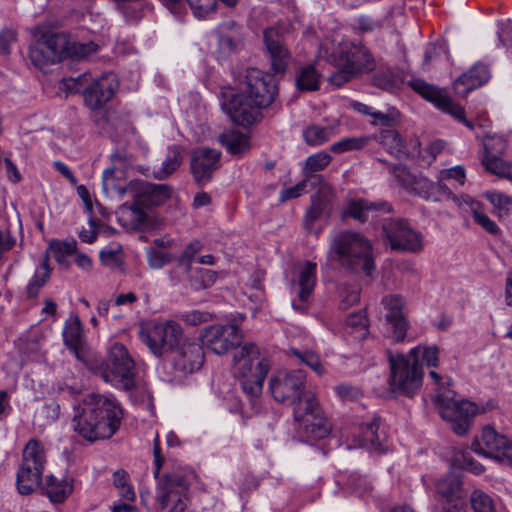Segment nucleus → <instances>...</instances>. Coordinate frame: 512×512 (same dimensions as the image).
<instances>
[{
	"instance_id": "obj_1",
	"label": "nucleus",
	"mask_w": 512,
	"mask_h": 512,
	"mask_svg": "<svg viewBox=\"0 0 512 512\" xmlns=\"http://www.w3.org/2000/svg\"><path fill=\"white\" fill-rule=\"evenodd\" d=\"M305 378L302 370L280 371L270 379L269 390L277 402L294 406V419L308 437L322 439L331 425L315 396L305 390Z\"/></svg>"
},
{
	"instance_id": "obj_2",
	"label": "nucleus",
	"mask_w": 512,
	"mask_h": 512,
	"mask_svg": "<svg viewBox=\"0 0 512 512\" xmlns=\"http://www.w3.org/2000/svg\"><path fill=\"white\" fill-rule=\"evenodd\" d=\"M113 167L103 172L102 186L108 193L115 190L119 196L128 195L131 202H125L117 210L119 224L129 231H146L153 227V218L149 209L165 203L171 195V189L166 184H154L145 181H131L124 187L114 183Z\"/></svg>"
},
{
	"instance_id": "obj_3",
	"label": "nucleus",
	"mask_w": 512,
	"mask_h": 512,
	"mask_svg": "<svg viewBox=\"0 0 512 512\" xmlns=\"http://www.w3.org/2000/svg\"><path fill=\"white\" fill-rule=\"evenodd\" d=\"M278 94L273 75L257 68L246 70L243 91L224 94L223 110L241 126L252 125L261 118V110L269 107Z\"/></svg>"
},
{
	"instance_id": "obj_4",
	"label": "nucleus",
	"mask_w": 512,
	"mask_h": 512,
	"mask_svg": "<svg viewBox=\"0 0 512 512\" xmlns=\"http://www.w3.org/2000/svg\"><path fill=\"white\" fill-rule=\"evenodd\" d=\"M72 427L88 442L111 438L120 427L122 409L112 399L96 393L87 394L73 404Z\"/></svg>"
},
{
	"instance_id": "obj_5",
	"label": "nucleus",
	"mask_w": 512,
	"mask_h": 512,
	"mask_svg": "<svg viewBox=\"0 0 512 512\" xmlns=\"http://www.w3.org/2000/svg\"><path fill=\"white\" fill-rule=\"evenodd\" d=\"M153 454V475L158 479L155 500L159 512H184L194 472L188 467L177 465L160 476L164 458L161 455L158 435L154 439Z\"/></svg>"
},
{
	"instance_id": "obj_6",
	"label": "nucleus",
	"mask_w": 512,
	"mask_h": 512,
	"mask_svg": "<svg viewBox=\"0 0 512 512\" xmlns=\"http://www.w3.org/2000/svg\"><path fill=\"white\" fill-rule=\"evenodd\" d=\"M371 241L363 234L345 230L332 235L328 258L353 272L362 271L371 276L375 269Z\"/></svg>"
},
{
	"instance_id": "obj_7",
	"label": "nucleus",
	"mask_w": 512,
	"mask_h": 512,
	"mask_svg": "<svg viewBox=\"0 0 512 512\" xmlns=\"http://www.w3.org/2000/svg\"><path fill=\"white\" fill-rule=\"evenodd\" d=\"M234 372L243 392L251 399L262 394L264 380L270 370V362L260 356L259 347L246 343L234 354Z\"/></svg>"
},
{
	"instance_id": "obj_8",
	"label": "nucleus",
	"mask_w": 512,
	"mask_h": 512,
	"mask_svg": "<svg viewBox=\"0 0 512 512\" xmlns=\"http://www.w3.org/2000/svg\"><path fill=\"white\" fill-rule=\"evenodd\" d=\"M95 374L117 389L132 391L136 387V363L128 349L114 343L104 360L95 368Z\"/></svg>"
},
{
	"instance_id": "obj_9",
	"label": "nucleus",
	"mask_w": 512,
	"mask_h": 512,
	"mask_svg": "<svg viewBox=\"0 0 512 512\" xmlns=\"http://www.w3.org/2000/svg\"><path fill=\"white\" fill-rule=\"evenodd\" d=\"M389 389L395 395L412 397L422 386L424 371L418 359L402 353L388 352Z\"/></svg>"
},
{
	"instance_id": "obj_10",
	"label": "nucleus",
	"mask_w": 512,
	"mask_h": 512,
	"mask_svg": "<svg viewBox=\"0 0 512 512\" xmlns=\"http://www.w3.org/2000/svg\"><path fill=\"white\" fill-rule=\"evenodd\" d=\"M139 337L155 357L161 358L184 340V331L175 320L151 321L141 326Z\"/></svg>"
},
{
	"instance_id": "obj_11",
	"label": "nucleus",
	"mask_w": 512,
	"mask_h": 512,
	"mask_svg": "<svg viewBox=\"0 0 512 512\" xmlns=\"http://www.w3.org/2000/svg\"><path fill=\"white\" fill-rule=\"evenodd\" d=\"M45 463L43 445L35 438L30 439L23 449L22 463L16 477L20 494L29 495L40 486Z\"/></svg>"
},
{
	"instance_id": "obj_12",
	"label": "nucleus",
	"mask_w": 512,
	"mask_h": 512,
	"mask_svg": "<svg viewBox=\"0 0 512 512\" xmlns=\"http://www.w3.org/2000/svg\"><path fill=\"white\" fill-rule=\"evenodd\" d=\"M434 403L441 417L450 423L451 429L459 436L465 435L471 426L474 416L478 413L477 405L464 399H456L451 390L439 393Z\"/></svg>"
},
{
	"instance_id": "obj_13",
	"label": "nucleus",
	"mask_w": 512,
	"mask_h": 512,
	"mask_svg": "<svg viewBox=\"0 0 512 512\" xmlns=\"http://www.w3.org/2000/svg\"><path fill=\"white\" fill-rule=\"evenodd\" d=\"M382 234L394 251L418 253L423 249V235L404 219H385Z\"/></svg>"
},
{
	"instance_id": "obj_14",
	"label": "nucleus",
	"mask_w": 512,
	"mask_h": 512,
	"mask_svg": "<svg viewBox=\"0 0 512 512\" xmlns=\"http://www.w3.org/2000/svg\"><path fill=\"white\" fill-rule=\"evenodd\" d=\"M408 84L415 92L420 94L425 100L431 102L442 112L451 115L469 129H474L473 123L465 118L464 108L460 104L454 102L446 90L440 89L437 86L429 84L421 79L410 80Z\"/></svg>"
},
{
	"instance_id": "obj_15",
	"label": "nucleus",
	"mask_w": 512,
	"mask_h": 512,
	"mask_svg": "<svg viewBox=\"0 0 512 512\" xmlns=\"http://www.w3.org/2000/svg\"><path fill=\"white\" fill-rule=\"evenodd\" d=\"M334 62L345 65L356 76L368 73L376 68V62L370 51L360 42H342L334 53Z\"/></svg>"
},
{
	"instance_id": "obj_16",
	"label": "nucleus",
	"mask_w": 512,
	"mask_h": 512,
	"mask_svg": "<svg viewBox=\"0 0 512 512\" xmlns=\"http://www.w3.org/2000/svg\"><path fill=\"white\" fill-rule=\"evenodd\" d=\"M242 339L238 326L234 324H214L207 326L202 334L203 346L217 355H224L240 344Z\"/></svg>"
},
{
	"instance_id": "obj_17",
	"label": "nucleus",
	"mask_w": 512,
	"mask_h": 512,
	"mask_svg": "<svg viewBox=\"0 0 512 512\" xmlns=\"http://www.w3.org/2000/svg\"><path fill=\"white\" fill-rule=\"evenodd\" d=\"M172 365L180 376L199 370L204 363V350L201 344L184 339L172 352Z\"/></svg>"
},
{
	"instance_id": "obj_18",
	"label": "nucleus",
	"mask_w": 512,
	"mask_h": 512,
	"mask_svg": "<svg viewBox=\"0 0 512 512\" xmlns=\"http://www.w3.org/2000/svg\"><path fill=\"white\" fill-rule=\"evenodd\" d=\"M263 39L266 53L270 59L271 69L276 74H283L291 59L284 34L278 27H269L264 30Z\"/></svg>"
},
{
	"instance_id": "obj_19",
	"label": "nucleus",
	"mask_w": 512,
	"mask_h": 512,
	"mask_svg": "<svg viewBox=\"0 0 512 512\" xmlns=\"http://www.w3.org/2000/svg\"><path fill=\"white\" fill-rule=\"evenodd\" d=\"M220 156V151L208 147H200L193 151L190 168L198 185L203 186L211 181L214 172L220 166Z\"/></svg>"
},
{
	"instance_id": "obj_20",
	"label": "nucleus",
	"mask_w": 512,
	"mask_h": 512,
	"mask_svg": "<svg viewBox=\"0 0 512 512\" xmlns=\"http://www.w3.org/2000/svg\"><path fill=\"white\" fill-rule=\"evenodd\" d=\"M118 89V80L114 73H106L90 82L83 92L86 105L99 109L115 95Z\"/></svg>"
},
{
	"instance_id": "obj_21",
	"label": "nucleus",
	"mask_w": 512,
	"mask_h": 512,
	"mask_svg": "<svg viewBox=\"0 0 512 512\" xmlns=\"http://www.w3.org/2000/svg\"><path fill=\"white\" fill-rule=\"evenodd\" d=\"M471 449L479 455L496 459L497 455L512 451V440L487 425L482 429L480 438L472 442Z\"/></svg>"
},
{
	"instance_id": "obj_22",
	"label": "nucleus",
	"mask_w": 512,
	"mask_h": 512,
	"mask_svg": "<svg viewBox=\"0 0 512 512\" xmlns=\"http://www.w3.org/2000/svg\"><path fill=\"white\" fill-rule=\"evenodd\" d=\"M392 174L397 181L406 190L416 195L431 200V192L433 190V182L424 177L422 174L410 172L405 166L395 165L391 169Z\"/></svg>"
},
{
	"instance_id": "obj_23",
	"label": "nucleus",
	"mask_w": 512,
	"mask_h": 512,
	"mask_svg": "<svg viewBox=\"0 0 512 512\" xmlns=\"http://www.w3.org/2000/svg\"><path fill=\"white\" fill-rule=\"evenodd\" d=\"M317 265L314 262L307 261L301 267L297 280L292 281L293 287L297 289V295L301 304L292 303L294 309L304 312L305 303L308 301L316 285Z\"/></svg>"
},
{
	"instance_id": "obj_24",
	"label": "nucleus",
	"mask_w": 512,
	"mask_h": 512,
	"mask_svg": "<svg viewBox=\"0 0 512 512\" xmlns=\"http://www.w3.org/2000/svg\"><path fill=\"white\" fill-rule=\"evenodd\" d=\"M489 78L490 71L488 67L482 63H477L454 81L455 93L464 97L473 89L487 83Z\"/></svg>"
},
{
	"instance_id": "obj_25",
	"label": "nucleus",
	"mask_w": 512,
	"mask_h": 512,
	"mask_svg": "<svg viewBox=\"0 0 512 512\" xmlns=\"http://www.w3.org/2000/svg\"><path fill=\"white\" fill-rule=\"evenodd\" d=\"M309 187L316 192L311 196V206L316 207L323 214L329 213L330 205L334 198L332 187L322 175H308Z\"/></svg>"
},
{
	"instance_id": "obj_26",
	"label": "nucleus",
	"mask_w": 512,
	"mask_h": 512,
	"mask_svg": "<svg viewBox=\"0 0 512 512\" xmlns=\"http://www.w3.org/2000/svg\"><path fill=\"white\" fill-rule=\"evenodd\" d=\"M378 210L390 212L391 207L386 202L376 204L364 199H354L347 203V206L343 211V217H351L360 222H365L369 219L370 213Z\"/></svg>"
},
{
	"instance_id": "obj_27",
	"label": "nucleus",
	"mask_w": 512,
	"mask_h": 512,
	"mask_svg": "<svg viewBox=\"0 0 512 512\" xmlns=\"http://www.w3.org/2000/svg\"><path fill=\"white\" fill-rule=\"evenodd\" d=\"M506 150V142L500 136L487 137L484 141L485 155L482 163L487 170L492 173H498L501 164V156Z\"/></svg>"
},
{
	"instance_id": "obj_28",
	"label": "nucleus",
	"mask_w": 512,
	"mask_h": 512,
	"mask_svg": "<svg viewBox=\"0 0 512 512\" xmlns=\"http://www.w3.org/2000/svg\"><path fill=\"white\" fill-rule=\"evenodd\" d=\"M243 43L242 27L234 21L223 24L218 38L219 47L227 52H235Z\"/></svg>"
},
{
	"instance_id": "obj_29",
	"label": "nucleus",
	"mask_w": 512,
	"mask_h": 512,
	"mask_svg": "<svg viewBox=\"0 0 512 512\" xmlns=\"http://www.w3.org/2000/svg\"><path fill=\"white\" fill-rule=\"evenodd\" d=\"M437 492L445 498V502L460 500L465 498V492L462 488V481L456 475L449 474L436 483Z\"/></svg>"
},
{
	"instance_id": "obj_30",
	"label": "nucleus",
	"mask_w": 512,
	"mask_h": 512,
	"mask_svg": "<svg viewBox=\"0 0 512 512\" xmlns=\"http://www.w3.org/2000/svg\"><path fill=\"white\" fill-rule=\"evenodd\" d=\"M83 331L81 321L78 317L69 318L64 326V344L79 357L82 348Z\"/></svg>"
},
{
	"instance_id": "obj_31",
	"label": "nucleus",
	"mask_w": 512,
	"mask_h": 512,
	"mask_svg": "<svg viewBox=\"0 0 512 512\" xmlns=\"http://www.w3.org/2000/svg\"><path fill=\"white\" fill-rule=\"evenodd\" d=\"M380 418L374 417L370 423L364 424L361 428L362 446L383 450V443L386 440L384 432H379Z\"/></svg>"
},
{
	"instance_id": "obj_32",
	"label": "nucleus",
	"mask_w": 512,
	"mask_h": 512,
	"mask_svg": "<svg viewBox=\"0 0 512 512\" xmlns=\"http://www.w3.org/2000/svg\"><path fill=\"white\" fill-rule=\"evenodd\" d=\"M220 142L232 155L241 156L250 148L249 138L246 134L236 130L224 132L219 137Z\"/></svg>"
},
{
	"instance_id": "obj_33",
	"label": "nucleus",
	"mask_w": 512,
	"mask_h": 512,
	"mask_svg": "<svg viewBox=\"0 0 512 512\" xmlns=\"http://www.w3.org/2000/svg\"><path fill=\"white\" fill-rule=\"evenodd\" d=\"M45 494L52 503H62L72 493L73 486L67 480L47 476L44 487Z\"/></svg>"
},
{
	"instance_id": "obj_34",
	"label": "nucleus",
	"mask_w": 512,
	"mask_h": 512,
	"mask_svg": "<svg viewBox=\"0 0 512 512\" xmlns=\"http://www.w3.org/2000/svg\"><path fill=\"white\" fill-rule=\"evenodd\" d=\"M378 140L390 154L397 158L407 155L404 141L395 129H382L378 135Z\"/></svg>"
},
{
	"instance_id": "obj_35",
	"label": "nucleus",
	"mask_w": 512,
	"mask_h": 512,
	"mask_svg": "<svg viewBox=\"0 0 512 512\" xmlns=\"http://www.w3.org/2000/svg\"><path fill=\"white\" fill-rule=\"evenodd\" d=\"M182 162L183 154L181 147L177 145L170 146L160 169L154 172L155 178L159 180L168 178L180 167Z\"/></svg>"
},
{
	"instance_id": "obj_36",
	"label": "nucleus",
	"mask_w": 512,
	"mask_h": 512,
	"mask_svg": "<svg viewBox=\"0 0 512 512\" xmlns=\"http://www.w3.org/2000/svg\"><path fill=\"white\" fill-rule=\"evenodd\" d=\"M369 322L364 311L351 313L346 319L345 332L355 340H363L368 334Z\"/></svg>"
},
{
	"instance_id": "obj_37",
	"label": "nucleus",
	"mask_w": 512,
	"mask_h": 512,
	"mask_svg": "<svg viewBox=\"0 0 512 512\" xmlns=\"http://www.w3.org/2000/svg\"><path fill=\"white\" fill-rule=\"evenodd\" d=\"M29 57L32 63L39 68H43L44 66L55 64L57 62L54 52H51L44 37L39 39L30 48Z\"/></svg>"
},
{
	"instance_id": "obj_38",
	"label": "nucleus",
	"mask_w": 512,
	"mask_h": 512,
	"mask_svg": "<svg viewBox=\"0 0 512 512\" xmlns=\"http://www.w3.org/2000/svg\"><path fill=\"white\" fill-rule=\"evenodd\" d=\"M295 82L301 91H316L320 86V75L313 65H306L299 69Z\"/></svg>"
},
{
	"instance_id": "obj_39",
	"label": "nucleus",
	"mask_w": 512,
	"mask_h": 512,
	"mask_svg": "<svg viewBox=\"0 0 512 512\" xmlns=\"http://www.w3.org/2000/svg\"><path fill=\"white\" fill-rule=\"evenodd\" d=\"M372 84L384 91L392 92L400 87L401 81L398 73L392 69H381L372 77Z\"/></svg>"
},
{
	"instance_id": "obj_40",
	"label": "nucleus",
	"mask_w": 512,
	"mask_h": 512,
	"mask_svg": "<svg viewBox=\"0 0 512 512\" xmlns=\"http://www.w3.org/2000/svg\"><path fill=\"white\" fill-rule=\"evenodd\" d=\"M49 250L53 253V257L56 262H58L60 265H64V266L68 267L69 262H68L67 258H68V256L76 253L77 242L75 240H72V241L54 240L49 244Z\"/></svg>"
},
{
	"instance_id": "obj_41",
	"label": "nucleus",
	"mask_w": 512,
	"mask_h": 512,
	"mask_svg": "<svg viewBox=\"0 0 512 512\" xmlns=\"http://www.w3.org/2000/svg\"><path fill=\"white\" fill-rule=\"evenodd\" d=\"M409 357L418 359L428 367H437L439 364V349L437 346H417L412 348L409 353Z\"/></svg>"
},
{
	"instance_id": "obj_42",
	"label": "nucleus",
	"mask_w": 512,
	"mask_h": 512,
	"mask_svg": "<svg viewBox=\"0 0 512 512\" xmlns=\"http://www.w3.org/2000/svg\"><path fill=\"white\" fill-rule=\"evenodd\" d=\"M43 37L49 45L51 52H54L57 62L67 58L69 39L64 33H53Z\"/></svg>"
},
{
	"instance_id": "obj_43",
	"label": "nucleus",
	"mask_w": 512,
	"mask_h": 512,
	"mask_svg": "<svg viewBox=\"0 0 512 512\" xmlns=\"http://www.w3.org/2000/svg\"><path fill=\"white\" fill-rule=\"evenodd\" d=\"M382 304L387 311L386 320L390 321L397 318L405 317L404 308L405 300L400 295H388L382 299Z\"/></svg>"
},
{
	"instance_id": "obj_44",
	"label": "nucleus",
	"mask_w": 512,
	"mask_h": 512,
	"mask_svg": "<svg viewBox=\"0 0 512 512\" xmlns=\"http://www.w3.org/2000/svg\"><path fill=\"white\" fill-rule=\"evenodd\" d=\"M331 134L332 130L330 128L318 125H311L303 130L304 141L310 146L323 144L329 140Z\"/></svg>"
},
{
	"instance_id": "obj_45",
	"label": "nucleus",
	"mask_w": 512,
	"mask_h": 512,
	"mask_svg": "<svg viewBox=\"0 0 512 512\" xmlns=\"http://www.w3.org/2000/svg\"><path fill=\"white\" fill-rule=\"evenodd\" d=\"M331 161L332 157L327 152H319L309 156L306 159L303 167V173L305 174V177L307 175H317L316 172L325 169Z\"/></svg>"
},
{
	"instance_id": "obj_46",
	"label": "nucleus",
	"mask_w": 512,
	"mask_h": 512,
	"mask_svg": "<svg viewBox=\"0 0 512 512\" xmlns=\"http://www.w3.org/2000/svg\"><path fill=\"white\" fill-rule=\"evenodd\" d=\"M192 14L197 19H206L215 13L217 8L216 0H186Z\"/></svg>"
},
{
	"instance_id": "obj_47",
	"label": "nucleus",
	"mask_w": 512,
	"mask_h": 512,
	"mask_svg": "<svg viewBox=\"0 0 512 512\" xmlns=\"http://www.w3.org/2000/svg\"><path fill=\"white\" fill-rule=\"evenodd\" d=\"M113 484L119 490V495L128 500L134 501L135 492L129 485V475L123 469H118L113 473Z\"/></svg>"
},
{
	"instance_id": "obj_48",
	"label": "nucleus",
	"mask_w": 512,
	"mask_h": 512,
	"mask_svg": "<svg viewBox=\"0 0 512 512\" xmlns=\"http://www.w3.org/2000/svg\"><path fill=\"white\" fill-rule=\"evenodd\" d=\"M291 353L302 363L310 367L317 375H323L325 373V367L320 361L319 356L314 351L291 349Z\"/></svg>"
},
{
	"instance_id": "obj_49",
	"label": "nucleus",
	"mask_w": 512,
	"mask_h": 512,
	"mask_svg": "<svg viewBox=\"0 0 512 512\" xmlns=\"http://www.w3.org/2000/svg\"><path fill=\"white\" fill-rule=\"evenodd\" d=\"M369 137H347L339 140L331 146V151L335 154L344 153L347 151L358 150L366 146Z\"/></svg>"
},
{
	"instance_id": "obj_50",
	"label": "nucleus",
	"mask_w": 512,
	"mask_h": 512,
	"mask_svg": "<svg viewBox=\"0 0 512 512\" xmlns=\"http://www.w3.org/2000/svg\"><path fill=\"white\" fill-rule=\"evenodd\" d=\"M360 299V288L357 285L344 284L339 289V307L346 310Z\"/></svg>"
},
{
	"instance_id": "obj_51",
	"label": "nucleus",
	"mask_w": 512,
	"mask_h": 512,
	"mask_svg": "<svg viewBox=\"0 0 512 512\" xmlns=\"http://www.w3.org/2000/svg\"><path fill=\"white\" fill-rule=\"evenodd\" d=\"M91 81L90 76L83 73L77 77L63 78L60 88L69 93L84 92L85 88L89 86Z\"/></svg>"
},
{
	"instance_id": "obj_52",
	"label": "nucleus",
	"mask_w": 512,
	"mask_h": 512,
	"mask_svg": "<svg viewBox=\"0 0 512 512\" xmlns=\"http://www.w3.org/2000/svg\"><path fill=\"white\" fill-rule=\"evenodd\" d=\"M98 46L92 42H71L69 40L68 56L67 58L72 59H84L97 51Z\"/></svg>"
},
{
	"instance_id": "obj_53",
	"label": "nucleus",
	"mask_w": 512,
	"mask_h": 512,
	"mask_svg": "<svg viewBox=\"0 0 512 512\" xmlns=\"http://www.w3.org/2000/svg\"><path fill=\"white\" fill-rule=\"evenodd\" d=\"M474 512H496L492 498L480 490H475L470 497Z\"/></svg>"
},
{
	"instance_id": "obj_54",
	"label": "nucleus",
	"mask_w": 512,
	"mask_h": 512,
	"mask_svg": "<svg viewBox=\"0 0 512 512\" xmlns=\"http://www.w3.org/2000/svg\"><path fill=\"white\" fill-rule=\"evenodd\" d=\"M471 208L473 210V218L477 224H479L483 229H485L488 233L496 235L499 232L498 225L491 220L486 214L478 211L480 206L479 202L471 200Z\"/></svg>"
},
{
	"instance_id": "obj_55",
	"label": "nucleus",
	"mask_w": 512,
	"mask_h": 512,
	"mask_svg": "<svg viewBox=\"0 0 512 512\" xmlns=\"http://www.w3.org/2000/svg\"><path fill=\"white\" fill-rule=\"evenodd\" d=\"M49 279L48 272L35 271L26 286L27 297L30 299L36 298Z\"/></svg>"
},
{
	"instance_id": "obj_56",
	"label": "nucleus",
	"mask_w": 512,
	"mask_h": 512,
	"mask_svg": "<svg viewBox=\"0 0 512 512\" xmlns=\"http://www.w3.org/2000/svg\"><path fill=\"white\" fill-rule=\"evenodd\" d=\"M201 249V242L199 240H193L186 246L182 254L179 256L178 263L180 266L185 268L186 272L190 270L194 257L198 252H200Z\"/></svg>"
},
{
	"instance_id": "obj_57",
	"label": "nucleus",
	"mask_w": 512,
	"mask_h": 512,
	"mask_svg": "<svg viewBox=\"0 0 512 512\" xmlns=\"http://www.w3.org/2000/svg\"><path fill=\"white\" fill-rule=\"evenodd\" d=\"M117 9L127 23H137L142 18L143 9L136 3H117Z\"/></svg>"
},
{
	"instance_id": "obj_58",
	"label": "nucleus",
	"mask_w": 512,
	"mask_h": 512,
	"mask_svg": "<svg viewBox=\"0 0 512 512\" xmlns=\"http://www.w3.org/2000/svg\"><path fill=\"white\" fill-rule=\"evenodd\" d=\"M147 261L152 269H160L172 261V255L155 249L147 250Z\"/></svg>"
},
{
	"instance_id": "obj_59",
	"label": "nucleus",
	"mask_w": 512,
	"mask_h": 512,
	"mask_svg": "<svg viewBox=\"0 0 512 512\" xmlns=\"http://www.w3.org/2000/svg\"><path fill=\"white\" fill-rule=\"evenodd\" d=\"M489 202L499 210L505 211L506 213L512 211V198L501 192H487L486 194Z\"/></svg>"
},
{
	"instance_id": "obj_60",
	"label": "nucleus",
	"mask_w": 512,
	"mask_h": 512,
	"mask_svg": "<svg viewBox=\"0 0 512 512\" xmlns=\"http://www.w3.org/2000/svg\"><path fill=\"white\" fill-rule=\"evenodd\" d=\"M373 118L376 124L387 127L386 129L393 128L399 123L400 113L396 109H390L388 112L376 111L373 113Z\"/></svg>"
},
{
	"instance_id": "obj_61",
	"label": "nucleus",
	"mask_w": 512,
	"mask_h": 512,
	"mask_svg": "<svg viewBox=\"0 0 512 512\" xmlns=\"http://www.w3.org/2000/svg\"><path fill=\"white\" fill-rule=\"evenodd\" d=\"M335 66L337 71L329 77L330 83L334 86L340 87L356 77V74H354L352 70L347 68L345 65H339L338 63H335Z\"/></svg>"
},
{
	"instance_id": "obj_62",
	"label": "nucleus",
	"mask_w": 512,
	"mask_h": 512,
	"mask_svg": "<svg viewBox=\"0 0 512 512\" xmlns=\"http://www.w3.org/2000/svg\"><path fill=\"white\" fill-rule=\"evenodd\" d=\"M180 319L188 325H199L212 319V314L206 311L192 310L180 315Z\"/></svg>"
},
{
	"instance_id": "obj_63",
	"label": "nucleus",
	"mask_w": 512,
	"mask_h": 512,
	"mask_svg": "<svg viewBox=\"0 0 512 512\" xmlns=\"http://www.w3.org/2000/svg\"><path fill=\"white\" fill-rule=\"evenodd\" d=\"M306 186H309L308 175L303 181L297 183L295 186L282 190L280 194V202L300 197L305 192Z\"/></svg>"
},
{
	"instance_id": "obj_64",
	"label": "nucleus",
	"mask_w": 512,
	"mask_h": 512,
	"mask_svg": "<svg viewBox=\"0 0 512 512\" xmlns=\"http://www.w3.org/2000/svg\"><path fill=\"white\" fill-rule=\"evenodd\" d=\"M392 328V337L396 342L404 341L408 329V323L405 317L387 321Z\"/></svg>"
}]
</instances>
